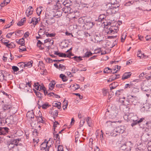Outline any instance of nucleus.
<instances>
[{
	"label": "nucleus",
	"mask_w": 151,
	"mask_h": 151,
	"mask_svg": "<svg viewBox=\"0 0 151 151\" xmlns=\"http://www.w3.org/2000/svg\"><path fill=\"white\" fill-rule=\"evenodd\" d=\"M26 21V18L24 17L21 19V21L19 22L17 24V25L19 26H21L23 25L24 22Z\"/></svg>",
	"instance_id": "c756f323"
},
{
	"label": "nucleus",
	"mask_w": 151,
	"mask_h": 151,
	"mask_svg": "<svg viewBox=\"0 0 151 151\" xmlns=\"http://www.w3.org/2000/svg\"><path fill=\"white\" fill-rule=\"evenodd\" d=\"M53 40L50 38H47L44 40V45L47 47L48 50L51 48L50 47L53 44Z\"/></svg>",
	"instance_id": "423d86ee"
},
{
	"label": "nucleus",
	"mask_w": 151,
	"mask_h": 151,
	"mask_svg": "<svg viewBox=\"0 0 151 151\" xmlns=\"http://www.w3.org/2000/svg\"><path fill=\"white\" fill-rule=\"evenodd\" d=\"M33 11V9L32 6H29L26 10V15L29 17V16L32 14Z\"/></svg>",
	"instance_id": "4468645a"
},
{
	"label": "nucleus",
	"mask_w": 151,
	"mask_h": 151,
	"mask_svg": "<svg viewBox=\"0 0 151 151\" xmlns=\"http://www.w3.org/2000/svg\"><path fill=\"white\" fill-rule=\"evenodd\" d=\"M131 120L132 121V123L131 124V126L132 127L138 123L137 122V120L136 119L135 120L133 118H132V119H131Z\"/></svg>",
	"instance_id": "7c9ffc66"
},
{
	"label": "nucleus",
	"mask_w": 151,
	"mask_h": 151,
	"mask_svg": "<svg viewBox=\"0 0 151 151\" xmlns=\"http://www.w3.org/2000/svg\"><path fill=\"white\" fill-rule=\"evenodd\" d=\"M21 139H12L7 142V145L8 148L9 150L13 148L14 147V145L17 146L18 143Z\"/></svg>",
	"instance_id": "f03ea898"
},
{
	"label": "nucleus",
	"mask_w": 151,
	"mask_h": 151,
	"mask_svg": "<svg viewBox=\"0 0 151 151\" xmlns=\"http://www.w3.org/2000/svg\"><path fill=\"white\" fill-rule=\"evenodd\" d=\"M58 69L61 70V71H64L65 69V67L63 65L60 64Z\"/></svg>",
	"instance_id": "58836bf2"
},
{
	"label": "nucleus",
	"mask_w": 151,
	"mask_h": 151,
	"mask_svg": "<svg viewBox=\"0 0 151 151\" xmlns=\"http://www.w3.org/2000/svg\"><path fill=\"white\" fill-rule=\"evenodd\" d=\"M137 55V57H139L140 59L144 58L146 56V55L144 54H142L141 53V51L140 50H138Z\"/></svg>",
	"instance_id": "5701e85b"
},
{
	"label": "nucleus",
	"mask_w": 151,
	"mask_h": 151,
	"mask_svg": "<svg viewBox=\"0 0 151 151\" xmlns=\"http://www.w3.org/2000/svg\"><path fill=\"white\" fill-rule=\"evenodd\" d=\"M95 23L91 22H87L85 24L87 29H90L92 27Z\"/></svg>",
	"instance_id": "6ab92c4d"
},
{
	"label": "nucleus",
	"mask_w": 151,
	"mask_h": 151,
	"mask_svg": "<svg viewBox=\"0 0 151 151\" xmlns=\"http://www.w3.org/2000/svg\"><path fill=\"white\" fill-rule=\"evenodd\" d=\"M132 86V85L131 83L127 84L125 85V89L128 88H130Z\"/></svg>",
	"instance_id": "052dcab7"
},
{
	"label": "nucleus",
	"mask_w": 151,
	"mask_h": 151,
	"mask_svg": "<svg viewBox=\"0 0 151 151\" xmlns=\"http://www.w3.org/2000/svg\"><path fill=\"white\" fill-rule=\"evenodd\" d=\"M147 85L149 88V89L151 91V79L147 80V81H145Z\"/></svg>",
	"instance_id": "f704fd0d"
},
{
	"label": "nucleus",
	"mask_w": 151,
	"mask_h": 151,
	"mask_svg": "<svg viewBox=\"0 0 151 151\" xmlns=\"http://www.w3.org/2000/svg\"><path fill=\"white\" fill-rule=\"evenodd\" d=\"M118 27L117 26L108 25L107 27H105V33L108 35H112L116 33L118 31Z\"/></svg>",
	"instance_id": "f257e3e1"
},
{
	"label": "nucleus",
	"mask_w": 151,
	"mask_h": 151,
	"mask_svg": "<svg viewBox=\"0 0 151 151\" xmlns=\"http://www.w3.org/2000/svg\"><path fill=\"white\" fill-rule=\"evenodd\" d=\"M5 122L6 123L12 124L13 122V116L10 115L6 119Z\"/></svg>",
	"instance_id": "f3484780"
},
{
	"label": "nucleus",
	"mask_w": 151,
	"mask_h": 151,
	"mask_svg": "<svg viewBox=\"0 0 151 151\" xmlns=\"http://www.w3.org/2000/svg\"><path fill=\"white\" fill-rule=\"evenodd\" d=\"M33 61L31 60L29 62H25V67H27L29 68H30L32 66Z\"/></svg>",
	"instance_id": "393cba45"
},
{
	"label": "nucleus",
	"mask_w": 151,
	"mask_h": 151,
	"mask_svg": "<svg viewBox=\"0 0 151 151\" xmlns=\"http://www.w3.org/2000/svg\"><path fill=\"white\" fill-rule=\"evenodd\" d=\"M62 12L60 11H57L55 13L54 15L53 16L54 17H55L56 18L60 17L62 15Z\"/></svg>",
	"instance_id": "aec40b11"
},
{
	"label": "nucleus",
	"mask_w": 151,
	"mask_h": 151,
	"mask_svg": "<svg viewBox=\"0 0 151 151\" xmlns=\"http://www.w3.org/2000/svg\"><path fill=\"white\" fill-rule=\"evenodd\" d=\"M12 69L13 70L14 72H17L19 70V68L16 66H13L12 67Z\"/></svg>",
	"instance_id": "09e8293b"
},
{
	"label": "nucleus",
	"mask_w": 151,
	"mask_h": 151,
	"mask_svg": "<svg viewBox=\"0 0 151 151\" xmlns=\"http://www.w3.org/2000/svg\"><path fill=\"white\" fill-rule=\"evenodd\" d=\"M116 79V77L114 76V74L111 76L109 78V80L108 81H112Z\"/></svg>",
	"instance_id": "c03bdc74"
},
{
	"label": "nucleus",
	"mask_w": 151,
	"mask_h": 151,
	"mask_svg": "<svg viewBox=\"0 0 151 151\" xmlns=\"http://www.w3.org/2000/svg\"><path fill=\"white\" fill-rule=\"evenodd\" d=\"M127 148V145L126 144H123L119 149V151H124Z\"/></svg>",
	"instance_id": "72a5a7b5"
},
{
	"label": "nucleus",
	"mask_w": 151,
	"mask_h": 151,
	"mask_svg": "<svg viewBox=\"0 0 151 151\" xmlns=\"http://www.w3.org/2000/svg\"><path fill=\"white\" fill-rule=\"evenodd\" d=\"M14 33V32H10L9 33L7 34V35H6V37H7L8 38H10L12 36V35Z\"/></svg>",
	"instance_id": "e2e57ef3"
},
{
	"label": "nucleus",
	"mask_w": 151,
	"mask_h": 151,
	"mask_svg": "<svg viewBox=\"0 0 151 151\" xmlns=\"http://www.w3.org/2000/svg\"><path fill=\"white\" fill-rule=\"evenodd\" d=\"M16 41L18 44L21 45H24V40L23 38L19 40H17Z\"/></svg>",
	"instance_id": "b1692460"
},
{
	"label": "nucleus",
	"mask_w": 151,
	"mask_h": 151,
	"mask_svg": "<svg viewBox=\"0 0 151 151\" xmlns=\"http://www.w3.org/2000/svg\"><path fill=\"white\" fill-rule=\"evenodd\" d=\"M125 130L124 126H120L116 127L115 128L113 132H114L117 133V134H120L123 133Z\"/></svg>",
	"instance_id": "0eeeda50"
},
{
	"label": "nucleus",
	"mask_w": 151,
	"mask_h": 151,
	"mask_svg": "<svg viewBox=\"0 0 151 151\" xmlns=\"http://www.w3.org/2000/svg\"><path fill=\"white\" fill-rule=\"evenodd\" d=\"M103 95L104 96H106L107 93H108V91L107 90H103Z\"/></svg>",
	"instance_id": "69168bd1"
},
{
	"label": "nucleus",
	"mask_w": 151,
	"mask_h": 151,
	"mask_svg": "<svg viewBox=\"0 0 151 151\" xmlns=\"http://www.w3.org/2000/svg\"><path fill=\"white\" fill-rule=\"evenodd\" d=\"M58 111V110H55L53 114V116L54 118L57 116Z\"/></svg>",
	"instance_id": "4d7b16f0"
},
{
	"label": "nucleus",
	"mask_w": 151,
	"mask_h": 151,
	"mask_svg": "<svg viewBox=\"0 0 151 151\" xmlns=\"http://www.w3.org/2000/svg\"><path fill=\"white\" fill-rule=\"evenodd\" d=\"M54 54L55 55H58L59 57H68L70 58V56L72 55V53L70 52L67 55L64 53L58 52L57 51H55Z\"/></svg>",
	"instance_id": "9d476101"
},
{
	"label": "nucleus",
	"mask_w": 151,
	"mask_h": 151,
	"mask_svg": "<svg viewBox=\"0 0 151 151\" xmlns=\"http://www.w3.org/2000/svg\"><path fill=\"white\" fill-rule=\"evenodd\" d=\"M74 58V60L76 61L77 62H79L82 60L81 58L79 56V57H78L76 56H75L73 58Z\"/></svg>",
	"instance_id": "a19ab883"
},
{
	"label": "nucleus",
	"mask_w": 151,
	"mask_h": 151,
	"mask_svg": "<svg viewBox=\"0 0 151 151\" xmlns=\"http://www.w3.org/2000/svg\"><path fill=\"white\" fill-rule=\"evenodd\" d=\"M29 33L28 32H27L24 34V37H27L29 36Z\"/></svg>",
	"instance_id": "774afa93"
},
{
	"label": "nucleus",
	"mask_w": 151,
	"mask_h": 151,
	"mask_svg": "<svg viewBox=\"0 0 151 151\" xmlns=\"http://www.w3.org/2000/svg\"><path fill=\"white\" fill-rule=\"evenodd\" d=\"M50 105L47 103H46L43 104L42 106V109H45L49 106Z\"/></svg>",
	"instance_id": "de8ad7c7"
},
{
	"label": "nucleus",
	"mask_w": 151,
	"mask_h": 151,
	"mask_svg": "<svg viewBox=\"0 0 151 151\" xmlns=\"http://www.w3.org/2000/svg\"><path fill=\"white\" fill-rule=\"evenodd\" d=\"M66 4H65V5H64L63 6H64L65 7L63 8V9L65 11V13H70L72 12L71 11V9L70 7L69 6H68V5H66ZM70 5H69V6H70Z\"/></svg>",
	"instance_id": "2eb2a0df"
},
{
	"label": "nucleus",
	"mask_w": 151,
	"mask_h": 151,
	"mask_svg": "<svg viewBox=\"0 0 151 151\" xmlns=\"http://www.w3.org/2000/svg\"><path fill=\"white\" fill-rule=\"evenodd\" d=\"M106 10L109 9H111L114 8L116 9L119 7V4L118 2L116 1L113 3L112 2L111 4L109 3L106 5Z\"/></svg>",
	"instance_id": "39448f33"
},
{
	"label": "nucleus",
	"mask_w": 151,
	"mask_h": 151,
	"mask_svg": "<svg viewBox=\"0 0 151 151\" xmlns=\"http://www.w3.org/2000/svg\"><path fill=\"white\" fill-rule=\"evenodd\" d=\"M17 65L18 67L22 68L25 67V63L24 62H20L18 63Z\"/></svg>",
	"instance_id": "37998d69"
},
{
	"label": "nucleus",
	"mask_w": 151,
	"mask_h": 151,
	"mask_svg": "<svg viewBox=\"0 0 151 151\" xmlns=\"http://www.w3.org/2000/svg\"><path fill=\"white\" fill-rule=\"evenodd\" d=\"M1 73L3 75H4L5 78H6V76H10V74L7 73V72L5 70H2Z\"/></svg>",
	"instance_id": "c9c22d12"
},
{
	"label": "nucleus",
	"mask_w": 151,
	"mask_h": 151,
	"mask_svg": "<svg viewBox=\"0 0 151 151\" xmlns=\"http://www.w3.org/2000/svg\"><path fill=\"white\" fill-rule=\"evenodd\" d=\"M42 11V10L41 9V8H37L36 10V12L37 14L38 15H39L40 14L41 12Z\"/></svg>",
	"instance_id": "8fccbe9b"
},
{
	"label": "nucleus",
	"mask_w": 151,
	"mask_h": 151,
	"mask_svg": "<svg viewBox=\"0 0 151 151\" xmlns=\"http://www.w3.org/2000/svg\"><path fill=\"white\" fill-rule=\"evenodd\" d=\"M106 16L104 14L100 15L99 17L98 20L99 22H101L104 18H106Z\"/></svg>",
	"instance_id": "c85d7f7f"
},
{
	"label": "nucleus",
	"mask_w": 151,
	"mask_h": 151,
	"mask_svg": "<svg viewBox=\"0 0 151 151\" xmlns=\"http://www.w3.org/2000/svg\"><path fill=\"white\" fill-rule=\"evenodd\" d=\"M104 73H108L112 72L111 70L109 67L106 68L104 69Z\"/></svg>",
	"instance_id": "2f4dec72"
},
{
	"label": "nucleus",
	"mask_w": 151,
	"mask_h": 151,
	"mask_svg": "<svg viewBox=\"0 0 151 151\" xmlns=\"http://www.w3.org/2000/svg\"><path fill=\"white\" fill-rule=\"evenodd\" d=\"M46 35L47 37H55V34L49 33L48 32H46Z\"/></svg>",
	"instance_id": "49530a36"
},
{
	"label": "nucleus",
	"mask_w": 151,
	"mask_h": 151,
	"mask_svg": "<svg viewBox=\"0 0 151 151\" xmlns=\"http://www.w3.org/2000/svg\"><path fill=\"white\" fill-rule=\"evenodd\" d=\"M3 109L4 111H6L8 110L9 109H10V106L9 105H5L4 106H3Z\"/></svg>",
	"instance_id": "ea45409f"
},
{
	"label": "nucleus",
	"mask_w": 151,
	"mask_h": 151,
	"mask_svg": "<svg viewBox=\"0 0 151 151\" xmlns=\"http://www.w3.org/2000/svg\"><path fill=\"white\" fill-rule=\"evenodd\" d=\"M53 106L57 107L58 109H60L61 108L60 105L61 104L60 102H58V103H53Z\"/></svg>",
	"instance_id": "bb28decb"
},
{
	"label": "nucleus",
	"mask_w": 151,
	"mask_h": 151,
	"mask_svg": "<svg viewBox=\"0 0 151 151\" xmlns=\"http://www.w3.org/2000/svg\"><path fill=\"white\" fill-rule=\"evenodd\" d=\"M54 140H57L59 141H60L59 135L58 134L54 133Z\"/></svg>",
	"instance_id": "473e14b6"
},
{
	"label": "nucleus",
	"mask_w": 151,
	"mask_h": 151,
	"mask_svg": "<svg viewBox=\"0 0 151 151\" xmlns=\"http://www.w3.org/2000/svg\"><path fill=\"white\" fill-rule=\"evenodd\" d=\"M33 141L34 142H36V143H37L39 142V139L38 138H36L34 139L33 140Z\"/></svg>",
	"instance_id": "338daca9"
},
{
	"label": "nucleus",
	"mask_w": 151,
	"mask_h": 151,
	"mask_svg": "<svg viewBox=\"0 0 151 151\" xmlns=\"http://www.w3.org/2000/svg\"><path fill=\"white\" fill-rule=\"evenodd\" d=\"M38 132H37V130L36 129H35L34 130V131L33 132V134L35 136H37L38 135Z\"/></svg>",
	"instance_id": "13d9d810"
},
{
	"label": "nucleus",
	"mask_w": 151,
	"mask_h": 151,
	"mask_svg": "<svg viewBox=\"0 0 151 151\" xmlns=\"http://www.w3.org/2000/svg\"><path fill=\"white\" fill-rule=\"evenodd\" d=\"M22 45L19 46V51L20 52H22V51H24L26 50V49L25 48H22Z\"/></svg>",
	"instance_id": "864d4df0"
},
{
	"label": "nucleus",
	"mask_w": 151,
	"mask_h": 151,
	"mask_svg": "<svg viewBox=\"0 0 151 151\" xmlns=\"http://www.w3.org/2000/svg\"><path fill=\"white\" fill-rule=\"evenodd\" d=\"M92 53L90 52H87L85 54L83 57L88 58L92 55Z\"/></svg>",
	"instance_id": "e433bc0d"
},
{
	"label": "nucleus",
	"mask_w": 151,
	"mask_h": 151,
	"mask_svg": "<svg viewBox=\"0 0 151 151\" xmlns=\"http://www.w3.org/2000/svg\"><path fill=\"white\" fill-rule=\"evenodd\" d=\"M141 89L142 91H150V90L149 89V88L145 82L141 83Z\"/></svg>",
	"instance_id": "f8f14e48"
},
{
	"label": "nucleus",
	"mask_w": 151,
	"mask_h": 151,
	"mask_svg": "<svg viewBox=\"0 0 151 151\" xmlns=\"http://www.w3.org/2000/svg\"><path fill=\"white\" fill-rule=\"evenodd\" d=\"M150 107L147 104H145L144 105L142 108H144L145 111H147L150 108Z\"/></svg>",
	"instance_id": "a18cd8bd"
},
{
	"label": "nucleus",
	"mask_w": 151,
	"mask_h": 151,
	"mask_svg": "<svg viewBox=\"0 0 151 151\" xmlns=\"http://www.w3.org/2000/svg\"><path fill=\"white\" fill-rule=\"evenodd\" d=\"M53 17V16H49L47 18L46 20H44V21L48 25H51L55 22V20Z\"/></svg>",
	"instance_id": "1a4fd4ad"
},
{
	"label": "nucleus",
	"mask_w": 151,
	"mask_h": 151,
	"mask_svg": "<svg viewBox=\"0 0 151 151\" xmlns=\"http://www.w3.org/2000/svg\"><path fill=\"white\" fill-rule=\"evenodd\" d=\"M34 92L35 93L37 96L39 97H41V95H42V94L41 93L39 92H37L36 91H35Z\"/></svg>",
	"instance_id": "6e6d98bb"
},
{
	"label": "nucleus",
	"mask_w": 151,
	"mask_h": 151,
	"mask_svg": "<svg viewBox=\"0 0 151 151\" xmlns=\"http://www.w3.org/2000/svg\"><path fill=\"white\" fill-rule=\"evenodd\" d=\"M55 84V83L54 81H52L49 84V89L50 90H52Z\"/></svg>",
	"instance_id": "a878e982"
},
{
	"label": "nucleus",
	"mask_w": 151,
	"mask_h": 151,
	"mask_svg": "<svg viewBox=\"0 0 151 151\" xmlns=\"http://www.w3.org/2000/svg\"><path fill=\"white\" fill-rule=\"evenodd\" d=\"M18 106L17 105H14L10 106V111L13 114L15 113L17 110Z\"/></svg>",
	"instance_id": "dca6fc26"
},
{
	"label": "nucleus",
	"mask_w": 151,
	"mask_h": 151,
	"mask_svg": "<svg viewBox=\"0 0 151 151\" xmlns=\"http://www.w3.org/2000/svg\"><path fill=\"white\" fill-rule=\"evenodd\" d=\"M123 90H122L117 91L115 93V94L116 96L119 97V101L122 103L123 104H125L124 103V101L122 100L121 99H125V97H122L121 96H120L123 95Z\"/></svg>",
	"instance_id": "6e6552de"
},
{
	"label": "nucleus",
	"mask_w": 151,
	"mask_h": 151,
	"mask_svg": "<svg viewBox=\"0 0 151 151\" xmlns=\"http://www.w3.org/2000/svg\"><path fill=\"white\" fill-rule=\"evenodd\" d=\"M135 97L134 96H132L130 95H129L127 96V99H135Z\"/></svg>",
	"instance_id": "680f3d73"
},
{
	"label": "nucleus",
	"mask_w": 151,
	"mask_h": 151,
	"mask_svg": "<svg viewBox=\"0 0 151 151\" xmlns=\"http://www.w3.org/2000/svg\"><path fill=\"white\" fill-rule=\"evenodd\" d=\"M40 20L39 18H36L35 17H33L32 18V21L33 26L34 27L35 25L38 22V21Z\"/></svg>",
	"instance_id": "412c9836"
},
{
	"label": "nucleus",
	"mask_w": 151,
	"mask_h": 151,
	"mask_svg": "<svg viewBox=\"0 0 151 151\" xmlns=\"http://www.w3.org/2000/svg\"><path fill=\"white\" fill-rule=\"evenodd\" d=\"M78 70H79L77 68H74L72 69L71 71L72 73H75Z\"/></svg>",
	"instance_id": "603ef678"
},
{
	"label": "nucleus",
	"mask_w": 151,
	"mask_h": 151,
	"mask_svg": "<svg viewBox=\"0 0 151 151\" xmlns=\"http://www.w3.org/2000/svg\"><path fill=\"white\" fill-rule=\"evenodd\" d=\"M132 73L130 72L125 73L123 74L122 76V79L125 80L130 77Z\"/></svg>",
	"instance_id": "a211bd4d"
},
{
	"label": "nucleus",
	"mask_w": 151,
	"mask_h": 151,
	"mask_svg": "<svg viewBox=\"0 0 151 151\" xmlns=\"http://www.w3.org/2000/svg\"><path fill=\"white\" fill-rule=\"evenodd\" d=\"M51 145H49L48 141L45 140L41 145L40 149L42 151H49Z\"/></svg>",
	"instance_id": "20e7f679"
},
{
	"label": "nucleus",
	"mask_w": 151,
	"mask_h": 151,
	"mask_svg": "<svg viewBox=\"0 0 151 151\" xmlns=\"http://www.w3.org/2000/svg\"><path fill=\"white\" fill-rule=\"evenodd\" d=\"M55 2V4L54 5L55 8L56 9H60L63 7L64 5H65V4H68L67 0H54Z\"/></svg>",
	"instance_id": "7ed1b4c3"
},
{
	"label": "nucleus",
	"mask_w": 151,
	"mask_h": 151,
	"mask_svg": "<svg viewBox=\"0 0 151 151\" xmlns=\"http://www.w3.org/2000/svg\"><path fill=\"white\" fill-rule=\"evenodd\" d=\"M4 80H6V79H5L4 75H3L1 73H0V81H2Z\"/></svg>",
	"instance_id": "3c124183"
},
{
	"label": "nucleus",
	"mask_w": 151,
	"mask_h": 151,
	"mask_svg": "<svg viewBox=\"0 0 151 151\" xmlns=\"http://www.w3.org/2000/svg\"><path fill=\"white\" fill-rule=\"evenodd\" d=\"M2 42L7 47L9 48H14L16 46L12 42H11L10 43H8V42H5L4 41L2 40Z\"/></svg>",
	"instance_id": "9b49d317"
},
{
	"label": "nucleus",
	"mask_w": 151,
	"mask_h": 151,
	"mask_svg": "<svg viewBox=\"0 0 151 151\" xmlns=\"http://www.w3.org/2000/svg\"><path fill=\"white\" fill-rule=\"evenodd\" d=\"M60 77L62 78V80L64 82H65L68 80L66 76L63 74H61L60 75Z\"/></svg>",
	"instance_id": "cd10ccee"
},
{
	"label": "nucleus",
	"mask_w": 151,
	"mask_h": 151,
	"mask_svg": "<svg viewBox=\"0 0 151 151\" xmlns=\"http://www.w3.org/2000/svg\"><path fill=\"white\" fill-rule=\"evenodd\" d=\"M85 123V120L84 119L83 120H81L80 122V124L79 125V127H81L83 126V124H84Z\"/></svg>",
	"instance_id": "bf43d9fd"
},
{
	"label": "nucleus",
	"mask_w": 151,
	"mask_h": 151,
	"mask_svg": "<svg viewBox=\"0 0 151 151\" xmlns=\"http://www.w3.org/2000/svg\"><path fill=\"white\" fill-rule=\"evenodd\" d=\"M9 129L7 127H0V135H5L8 132Z\"/></svg>",
	"instance_id": "ddd939ff"
},
{
	"label": "nucleus",
	"mask_w": 151,
	"mask_h": 151,
	"mask_svg": "<svg viewBox=\"0 0 151 151\" xmlns=\"http://www.w3.org/2000/svg\"><path fill=\"white\" fill-rule=\"evenodd\" d=\"M63 109L64 110H65L67 108L68 106V103L67 102H63Z\"/></svg>",
	"instance_id": "5fc2aeb1"
},
{
	"label": "nucleus",
	"mask_w": 151,
	"mask_h": 151,
	"mask_svg": "<svg viewBox=\"0 0 151 151\" xmlns=\"http://www.w3.org/2000/svg\"><path fill=\"white\" fill-rule=\"evenodd\" d=\"M59 124L58 122L55 121L54 122L53 127L54 129H55V127H57V125L58 124Z\"/></svg>",
	"instance_id": "0e129e2a"
},
{
	"label": "nucleus",
	"mask_w": 151,
	"mask_h": 151,
	"mask_svg": "<svg viewBox=\"0 0 151 151\" xmlns=\"http://www.w3.org/2000/svg\"><path fill=\"white\" fill-rule=\"evenodd\" d=\"M37 121L38 122L43 123L44 121L42 119V116H37Z\"/></svg>",
	"instance_id": "4c0bfd02"
},
{
	"label": "nucleus",
	"mask_w": 151,
	"mask_h": 151,
	"mask_svg": "<svg viewBox=\"0 0 151 151\" xmlns=\"http://www.w3.org/2000/svg\"><path fill=\"white\" fill-rule=\"evenodd\" d=\"M27 117L29 119L34 118V115L33 112H28L27 114Z\"/></svg>",
	"instance_id": "4be33fe9"
},
{
	"label": "nucleus",
	"mask_w": 151,
	"mask_h": 151,
	"mask_svg": "<svg viewBox=\"0 0 151 151\" xmlns=\"http://www.w3.org/2000/svg\"><path fill=\"white\" fill-rule=\"evenodd\" d=\"M116 121L112 122L111 121H107L106 122V123L107 124V126H111L113 125L112 124L113 123H115L116 122Z\"/></svg>",
	"instance_id": "79ce46f5"
}]
</instances>
